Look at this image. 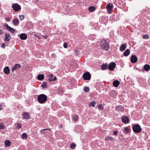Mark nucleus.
<instances>
[{
	"mask_svg": "<svg viewBox=\"0 0 150 150\" xmlns=\"http://www.w3.org/2000/svg\"><path fill=\"white\" fill-rule=\"evenodd\" d=\"M42 36L44 38H46L47 37H48V36L47 35H42Z\"/></svg>",
	"mask_w": 150,
	"mask_h": 150,
	"instance_id": "50",
	"label": "nucleus"
},
{
	"mask_svg": "<svg viewBox=\"0 0 150 150\" xmlns=\"http://www.w3.org/2000/svg\"><path fill=\"white\" fill-rule=\"evenodd\" d=\"M137 69L139 71L142 70H139L138 68H137ZM150 70V66L148 64H146L144 65L143 68H142V71L145 70L146 71H148Z\"/></svg>",
	"mask_w": 150,
	"mask_h": 150,
	"instance_id": "6",
	"label": "nucleus"
},
{
	"mask_svg": "<svg viewBox=\"0 0 150 150\" xmlns=\"http://www.w3.org/2000/svg\"><path fill=\"white\" fill-rule=\"evenodd\" d=\"M78 117L77 115H74L72 116V119L74 121H78Z\"/></svg>",
	"mask_w": 150,
	"mask_h": 150,
	"instance_id": "25",
	"label": "nucleus"
},
{
	"mask_svg": "<svg viewBox=\"0 0 150 150\" xmlns=\"http://www.w3.org/2000/svg\"><path fill=\"white\" fill-rule=\"evenodd\" d=\"M124 132L125 133H127L129 132V129L127 127L125 128Z\"/></svg>",
	"mask_w": 150,
	"mask_h": 150,
	"instance_id": "34",
	"label": "nucleus"
},
{
	"mask_svg": "<svg viewBox=\"0 0 150 150\" xmlns=\"http://www.w3.org/2000/svg\"><path fill=\"white\" fill-rule=\"evenodd\" d=\"M13 23L15 26L18 25L19 24L18 19L16 18H14L13 20Z\"/></svg>",
	"mask_w": 150,
	"mask_h": 150,
	"instance_id": "13",
	"label": "nucleus"
},
{
	"mask_svg": "<svg viewBox=\"0 0 150 150\" xmlns=\"http://www.w3.org/2000/svg\"><path fill=\"white\" fill-rule=\"evenodd\" d=\"M11 144V142L9 140H6L5 141V144L6 146H10Z\"/></svg>",
	"mask_w": 150,
	"mask_h": 150,
	"instance_id": "28",
	"label": "nucleus"
},
{
	"mask_svg": "<svg viewBox=\"0 0 150 150\" xmlns=\"http://www.w3.org/2000/svg\"><path fill=\"white\" fill-rule=\"evenodd\" d=\"M46 131V129H43L41 130L40 131V133L41 134H43L45 133H46L47 132L45 131Z\"/></svg>",
	"mask_w": 150,
	"mask_h": 150,
	"instance_id": "38",
	"label": "nucleus"
},
{
	"mask_svg": "<svg viewBox=\"0 0 150 150\" xmlns=\"http://www.w3.org/2000/svg\"><path fill=\"white\" fill-rule=\"evenodd\" d=\"M56 80V77L55 76L54 77L53 79H51H51H48V80L50 81H55V80Z\"/></svg>",
	"mask_w": 150,
	"mask_h": 150,
	"instance_id": "40",
	"label": "nucleus"
},
{
	"mask_svg": "<svg viewBox=\"0 0 150 150\" xmlns=\"http://www.w3.org/2000/svg\"><path fill=\"white\" fill-rule=\"evenodd\" d=\"M62 125H60V127H62Z\"/></svg>",
	"mask_w": 150,
	"mask_h": 150,
	"instance_id": "54",
	"label": "nucleus"
},
{
	"mask_svg": "<svg viewBox=\"0 0 150 150\" xmlns=\"http://www.w3.org/2000/svg\"><path fill=\"white\" fill-rule=\"evenodd\" d=\"M3 33V30L1 29H0V34H1Z\"/></svg>",
	"mask_w": 150,
	"mask_h": 150,
	"instance_id": "52",
	"label": "nucleus"
},
{
	"mask_svg": "<svg viewBox=\"0 0 150 150\" xmlns=\"http://www.w3.org/2000/svg\"><path fill=\"white\" fill-rule=\"evenodd\" d=\"M47 85L46 82L45 81L42 82V84L40 86V87L42 89H45V88H47Z\"/></svg>",
	"mask_w": 150,
	"mask_h": 150,
	"instance_id": "12",
	"label": "nucleus"
},
{
	"mask_svg": "<svg viewBox=\"0 0 150 150\" xmlns=\"http://www.w3.org/2000/svg\"><path fill=\"white\" fill-rule=\"evenodd\" d=\"M63 46L65 48H66L67 47V44L66 42L64 43Z\"/></svg>",
	"mask_w": 150,
	"mask_h": 150,
	"instance_id": "45",
	"label": "nucleus"
},
{
	"mask_svg": "<svg viewBox=\"0 0 150 150\" xmlns=\"http://www.w3.org/2000/svg\"><path fill=\"white\" fill-rule=\"evenodd\" d=\"M98 108L99 110H103L104 109L103 106V105L101 104H100L98 106Z\"/></svg>",
	"mask_w": 150,
	"mask_h": 150,
	"instance_id": "31",
	"label": "nucleus"
},
{
	"mask_svg": "<svg viewBox=\"0 0 150 150\" xmlns=\"http://www.w3.org/2000/svg\"><path fill=\"white\" fill-rule=\"evenodd\" d=\"M96 8L93 6H90L88 8V10L91 12H93L96 9Z\"/></svg>",
	"mask_w": 150,
	"mask_h": 150,
	"instance_id": "27",
	"label": "nucleus"
},
{
	"mask_svg": "<svg viewBox=\"0 0 150 150\" xmlns=\"http://www.w3.org/2000/svg\"><path fill=\"white\" fill-rule=\"evenodd\" d=\"M106 8L108 10H111L113 8V5L112 4L109 3L106 6Z\"/></svg>",
	"mask_w": 150,
	"mask_h": 150,
	"instance_id": "15",
	"label": "nucleus"
},
{
	"mask_svg": "<svg viewBox=\"0 0 150 150\" xmlns=\"http://www.w3.org/2000/svg\"><path fill=\"white\" fill-rule=\"evenodd\" d=\"M91 75L89 73L87 72L83 75V78L85 80H89L91 79Z\"/></svg>",
	"mask_w": 150,
	"mask_h": 150,
	"instance_id": "4",
	"label": "nucleus"
},
{
	"mask_svg": "<svg viewBox=\"0 0 150 150\" xmlns=\"http://www.w3.org/2000/svg\"><path fill=\"white\" fill-rule=\"evenodd\" d=\"M7 30L12 33H14L15 32L14 29L13 28L11 27H9L8 28Z\"/></svg>",
	"mask_w": 150,
	"mask_h": 150,
	"instance_id": "33",
	"label": "nucleus"
},
{
	"mask_svg": "<svg viewBox=\"0 0 150 150\" xmlns=\"http://www.w3.org/2000/svg\"><path fill=\"white\" fill-rule=\"evenodd\" d=\"M117 92L115 90H112L110 93V95L112 97H114L117 95Z\"/></svg>",
	"mask_w": 150,
	"mask_h": 150,
	"instance_id": "20",
	"label": "nucleus"
},
{
	"mask_svg": "<svg viewBox=\"0 0 150 150\" xmlns=\"http://www.w3.org/2000/svg\"><path fill=\"white\" fill-rule=\"evenodd\" d=\"M89 88L88 87H85L83 88V91L86 92H88L89 91Z\"/></svg>",
	"mask_w": 150,
	"mask_h": 150,
	"instance_id": "36",
	"label": "nucleus"
},
{
	"mask_svg": "<svg viewBox=\"0 0 150 150\" xmlns=\"http://www.w3.org/2000/svg\"><path fill=\"white\" fill-rule=\"evenodd\" d=\"M20 37L22 40H26L27 38V35L25 34L22 33L20 35Z\"/></svg>",
	"mask_w": 150,
	"mask_h": 150,
	"instance_id": "14",
	"label": "nucleus"
},
{
	"mask_svg": "<svg viewBox=\"0 0 150 150\" xmlns=\"http://www.w3.org/2000/svg\"><path fill=\"white\" fill-rule=\"evenodd\" d=\"M53 74H51L49 75L48 79H51H51H52V78H53Z\"/></svg>",
	"mask_w": 150,
	"mask_h": 150,
	"instance_id": "44",
	"label": "nucleus"
},
{
	"mask_svg": "<svg viewBox=\"0 0 150 150\" xmlns=\"http://www.w3.org/2000/svg\"><path fill=\"white\" fill-rule=\"evenodd\" d=\"M5 19L6 22H9L11 20V19L8 17H5Z\"/></svg>",
	"mask_w": 150,
	"mask_h": 150,
	"instance_id": "41",
	"label": "nucleus"
},
{
	"mask_svg": "<svg viewBox=\"0 0 150 150\" xmlns=\"http://www.w3.org/2000/svg\"><path fill=\"white\" fill-rule=\"evenodd\" d=\"M116 67V64L114 62H111L110 63L108 66V68L110 71H113Z\"/></svg>",
	"mask_w": 150,
	"mask_h": 150,
	"instance_id": "5",
	"label": "nucleus"
},
{
	"mask_svg": "<svg viewBox=\"0 0 150 150\" xmlns=\"http://www.w3.org/2000/svg\"><path fill=\"white\" fill-rule=\"evenodd\" d=\"M12 8L15 11H19L21 9L20 6L18 4H15L12 6Z\"/></svg>",
	"mask_w": 150,
	"mask_h": 150,
	"instance_id": "7",
	"label": "nucleus"
},
{
	"mask_svg": "<svg viewBox=\"0 0 150 150\" xmlns=\"http://www.w3.org/2000/svg\"><path fill=\"white\" fill-rule=\"evenodd\" d=\"M50 28L49 27H46L45 29L44 30V34H48V32H49L50 30Z\"/></svg>",
	"mask_w": 150,
	"mask_h": 150,
	"instance_id": "26",
	"label": "nucleus"
},
{
	"mask_svg": "<svg viewBox=\"0 0 150 150\" xmlns=\"http://www.w3.org/2000/svg\"><path fill=\"white\" fill-rule=\"evenodd\" d=\"M120 82L118 80H115L113 81V85L115 87H117L119 86Z\"/></svg>",
	"mask_w": 150,
	"mask_h": 150,
	"instance_id": "17",
	"label": "nucleus"
},
{
	"mask_svg": "<svg viewBox=\"0 0 150 150\" xmlns=\"http://www.w3.org/2000/svg\"><path fill=\"white\" fill-rule=\"evenodd\" d=\"M101 69L103 70L107 69H108V66L106 63H103V65H101Z\"/></svg>",
	"mask_w": 150,
	"mask_h": 150,
	"instance_id": "21",
	"label": "nucleus"
},
{
	"mask_svg": "<svg viewBox=\"0 0 150 150\" xmlns=\"http://www.w3.org/2000/svg\"><path fill=\"white\" fill-rule=\"evenodd\" d=\"M5 128V126L2 123H0V129H3Z\"/></svg>",
	"mask_w": 150,
	"mask_h": 150,
	"instance_id": "37",
	"label": "nucleus"
},
{
	"mask_svg": "<svg viewBox=\"0 0 150 150\" xmlns=\"http://www.w3.org/2000/svg\"><path fill=\"white\" fill-rule=\"evenodd\" d=\"M38 39H39L40 38L39 36H38Z\"/></svg>",
	"mask_w": 150,
	"mask_h": 150,
	"instance_id": "55",
	"label": "nucleus"
},
{
	"mask_svg": "<svg viewBox=\"0 0 150 150\" xmlns=\"http://www.w3.org/2000/svg\"><path fill=\"white\" fill-rule=\"evenodd\" d=\"M132 128L133 131L136 133H139L142 130V129L139 124L134 125Z\"/></svg>",
	"mask_w": 150,
	"mask_h": 150,
	"instance_id": "3",
	"label": "nucleus"
},
{
	"mask_svg": "<svg viewBox=\"0 0 150 150\" xmlns=\"http://www.w3.org/2000/svg\"><path fill=\"white\" fill-rule=\"evenodd\" d=\"M46 129V130H50V131L51 130V129L50 128H47V129Z\"/></svg>",
	"mask_w": 150,
	"mask_h": 150,
	"instance_id": "53",
	"label": "nucleus"
},
{
	"mask_svg": "<svg viewBox=\"0 0 150 150\" xmlns=\"http://www.w3.org/2000/svg\"><path fill=\"white\" fill-rule=\"evenodd\" d=\"M28 137V135L26 133H23L22 134V139H25Z\"/></svg>",
	"mask_w": 150,
	"mask_h": 150,
	"instance_id": "29",
	"label": "nucleus"
},
{
	"mask_svg": "<svg viewBox=\"0 0 150 150\" xmlns=\"http://www.w3.org/2000/svg\"><path fill=\"white\" fill-rule=\"evenodd\" d=\"M3 109V107H2L1 105L0 104V110H1Z\"/></svg>",
	"mask_w": 150,
	"mask_h": 150,
	"instance_id": "51",
	"label": "nucleus"
},
{
	"mask_svg": "<svg viewBox=\"0 0 150 150\" xmlns=\"http://www.w3.org/2000/svg\"><path fill=\"white\" fill-rule=\"evenodd\" d=\"M25 18L24 16L23 15H20L19 16V18L21 21L23 20Z\"/></svg>",
	"mask_w": 150,
	"mask_h": 150,
	"instance_id": "42",
	"label": "nucleus"
},
{
	"mask_svg": "<svg viewBox=\"0 0 150 150\" xmlns=\"http://www.w3.org/2000/svg\"><path fill=\"white\" fill-rule=\"evenodd\" d=\"M44 76L43 74H38V80H42L44 78Z\"/></svg>",
	"mask_w": 150,
	"mask_h": 150,
	"instance_id": "24",
	"label": "nucleus"
},
{
	"mask_svg": "<svg viewBox=\"0 0 150 150\" xmlns=\"http://www.w3.org/2000/svg\"><path fill=\"white\" fill-rule=\"evenodd\" d=\"M114 139L111 137L107 136L105 138V140H110V141L113 140Z\"/></svg>",
	"mask_w": 150,
	"mask_h": 150,
	"instance_id": "30",
	"label": "nucleus"
},
{
	"mask_svg": "<svg viewBox=\"0 0 150 150\" xmlns=\"http://www.w3.org/2000/svg\"><path fill=\"white\" fill-rule=\"evenodd\" d=\"M142 37L143 39H148L149 38V36L147 34L144 35Z\"/></svg>",
	"mask_w": 150,
	"mask_h": 150,
	"instance_id": "39",
	"label": "nucleus"
},
{
	"mask_svg": "<svg viewBox=\"0 0 150 150\" xmlns=\"http://www.w3.org/2000/svg\"><path fill=\"white\" fill-rule=\"evenodd\" d=\"M47 100V96L44 94H42L38 96V102L40 103H44Z\"/></svg>",
	"mask_w": 150,
	"mask_h": 150,
	"instance_id": "2",
	"label": "nucleus"
},
{
	"mask_svg": "<svg viewBox=\"0 0 150 150\" xmlns=\"http://www.w3.org/2000/svg\"><path fill=\"white\" fill-rule=\"evenodd\" d=\"M4 26L6 28L7 30L8 29V28L10 27L6 23H5L4 24Z\"/></svg>",
	"mask_w": 150,
	"mask_h": 150,
	"instance_id": "43",
	"label": "nucleus"
},
{
	"mask_svg": "<svg viewBox=\"0 0 150 150\" xmlns=\"http://www.w3.org/2000/svg\"><path fill=\"white\" fill-rule=\"evenodd\" d=\"M5 38L4 39L5 41H8L9 40V38L8 37L10 38H11L10 34L8 33L6 34H5Z\"/></svg>",
	"mask_w": 150,
	"mask_h": 150,
	"instance_id": "23",
	"label": "nucleus"
},
{
	"mask_svg": "<svg viewBox=\"0 0 150 150\" xmlns=\"http://www.w3.org/2000/svg\"><path fill=\"white\" fill-rule=\"evenodd\" d=\"M21 67V65L19 64H16L12 67V72L15 70L20 69Z\"/></svg>",
	"mask_w": 150,
	"mask_h": 150,
	"instance_id": "10",
	"label": "nucleus"
},
{
	"mask_svg": "<svg viewBox=\"0 0 150 150\" xmlns=\"http://www.w3.org/2000/svg\"><path fill=\"white\" fill-rule=\"evenodd\" d=\"M5 45L4 43H2L1 45V47L3 48H5Z\"/></svg>",
	"mask_w": 150,
	"mask_h": 150,
	"instance_id": "49",
	"label": "nucleus"
},
{
	"mask_svg": "<svg viewBox=\"0 0 150 150\" xmlns=\"http://www.w3.org/2000/svg\"><path fill=\"white\" fill-rule=\"evenodd\" d=\"M126 48V45L125 44L122 45L120 47V50L121 51H124Z\"/></svg>",
	"mask_w": 150,
	"mask_h": 150,
	"instance_id": "16",
	"label": "nucleus"
},
{
	"mask_svg": "<svg viewBox=\"0 0 150 150\" xmlns=\"http://www.w3.org/2000/svg\"><path fill=\"white\" fill-rule=\"evenodd\" d=\"M51 56L52 57V58H55L56 57V55L55 54H54V53H52L51 55Z\"/></svg>",
	"mask_w": 150,
	"mask_h": 150,
	"instance_id": "48",
	"label": "nucleus"
},
{
	"mask_svg": "<svg viewBox=\"0 0 150 150\" xmlns=\"http://www.w3.org/2000/svg\"><path fill=\"white\" fill-rule=\"evenodd\" d=\"M17 127L19 129H20L21 127V125L20 124L18 123L17 125Z\"/></svg>",
	"mask_w": 150,
	"mask_h": 150,
	"instance_id": "46",
	"label": "nucleus"
},
{
	"mask_svg": "<svg viewBox=\"0 0 150 150\" xmlns=\"http://www.w3.org/2000/svg\"><path fill=\"white\" fill-rule=\"evenodd\" d=\"M100 45L102 49L105 50H108L109 49V45L108 43L104 39H102L100 42Z\"/></svg>",
	"mask_w": 150,
	"mask_h": 150,
	"instance_id": "1",
	"label": "nucleus"
},
{
	"mask_svg": "<svg viewBox=\"0 0 150 150\" xmlns=\"http://www.w3.org/2000/svg\"><path fill=\"white\" fill-rule=\"evenodd\" d=\"M76 145L75 144L73 143L71 144L70 145V147L72 149H73L75 148L76 147Z\"/></svg>",
	"mask_w": 150,
	"mask_h": 150,
	"instance_id": "35",
	"label": "nucleus"
},
{
	"mask_svg": "<svg viewBox=\"0 0 150 150\" xmlns=\"http://www.w3.org/2000/svg\"><path fill=\"white\" fill-rule=\"evenodd\" d=\"M124 107L121 105L117 106L115 107L116 111L122 112L124 111Z\"/></svg>",
	"mask_w": 150,
	"mask_h": 150,
	"instance_id": "9",
	"label": "nucleus"
},
{
	"mask_svg": "<svg viewBox=\"0 0 150 150\" xmlns=\"http://www.w3.org/2000/svg\"><path fill=\"white\" fill-rule=\"evenodd\" d=\"M130 53L129 50L127 49L123 53V55L126 57L128 56Z\"/></svg>",
	"mask_w": 150,
	"mask_h": 150,
	"instance_id": "18",
	"label": "nucleus"
},
{
	"mask_svg": "<svg viewBox=\"0 0 150 150\" xmlns=\"http://www.w3.org/2000/svg\"><path fill=\"white\" fill-rule=\"evenodd\" d=\"M118 133V132L117 131H115L113 133V134L115 136H117V135Z\"/></svg>",
	"mask_w": 150,
	"mask_h": 150,
	"instance_id": "47",
	"label": "nucleus"
},
{
	"mask_svg": "<svg viewBox=\"0 0 150 150\" xmlns=\"http://www.w3.org/2000/svg\"><path fill=\"white\" fill-rule=\"evenodd\" d=\"M121 120L122 122L125 123L127 124L129 122V119L127 116H122Z\"/></svg>",
	"mask_w": 150,
	"mask_h": 150,
	"instance_id": "8",
	"label": "nucleus"
},
{
	"mask_svg": "<svg viewBox=\"0 0 150 150\" xmlns=\"http://www.w3.org/2000/svg\"><path fill=\"white\" fill-rule=\"evenodd\" d=\"M96 105V103L94 101H92L90 103V106L93 107H95Z\"/></svg>",
	"mask_w": 150,
	"mask_h": 150,
	"instance_id": "32",
	"label": "nucleus"
},
{
	"mask_svg": "<svg viewBox=\"0 0 150 150\" xmlns=\"http://www.w3.org/2000/svg\"><path fill=\"white\" fill-rule=\"evenodd\" d=\"M137 57L135 55H133L132 56L131 61L132 63H134L137 62Z\"/></svg>",
	"mask_w": 150,
	"mask_h": 150,
	"instance_id": "11",
	"label": "nucleus"
},
{
	"mask_svg": "<svg viewBox=\"0 0 150 150\" xmlns=\"http://www.w3.org/2000/svg\"><path fill=\"white\" fill-rule=\"evenodd\" d=\"M23 117L25 119L29 118L30 115L28 112H25L23 113Z\"/></svg>",
	"mask_w": 150,
	"mask_h": 150,
	"instance_id": "19",
	"label": "nucleus"
},
{
	"mask_svg": "<svg viewBox=\"0 0 150 150\" xmlns=\"http://www.w3.org/2000/svg\"><path fill=\"white\" fill-rule=\"evenodd\" d=\"M4 71L6 74H8L10 72V69L8 67H6L4 69Z\"/></svg>",
	"mask_w": 150,
	"mask_h": 150,
	"instance_id": "22",
	"label": "nucleus"
}]
</instances>
